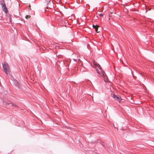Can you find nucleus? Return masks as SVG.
Returning a JSON list of instances; mask_svg holds the SVG:
<instances>
[{
    "mask_svg": "<svg viewBox=\"0 0 154 154\" xmlns=\"http://www.w3.org/2000/svg\"><path fill=\"white\" fill-rule=\"evenodd\" d=\"M93 27L95 29V31L97 32L98 33L100 32L99 31H98V27H100L99 26H98V25H93Z\"/></svg>",
    "mask_w": 154,
    "mask_h": 154,
    "instance_id": "423d86ee",
    "label": "nucleus"
},
{
    "mask_svg": "<svg viewBox=\"0 0 154 154\" xmlns=\"http://www.w3.org/2000/svg\"><path fill=\"white\" fill-rule=\"evenodd\" d=\"M2 8L3 9V10L6 13H7L8 12V10L6 7V6L5 2H3L2 3Z\"/></svg>",
    "mask_w": 154,
    "mask_h": 154,
    "instance_id": "20e7f679",
    "label": "nucleus"
},
{
    "mask_svg": "<svg viewBox=\"0 0 154 154\" xmlns=\"http://www.w3.org/2000/svg\"><path fill=\"white\" fill-rule=\"evenodd\" d=\"M93 67L96 69L97 72L104 78V81L105 82H107L108 81L107 77L104 72L102 71L100 65L95 61L93 62Z\"/></svg>",
    "mask_w": 154,
    "mask_h": 154,
    "instance_id": "f257e3e1",
    "label": "nucleus"
},
{
    "mask_svg": "<svg viewBox=\"0 0 154 154\" xmlns=\"http://www.w3.org/2000/svg\"><path fill=\"white\" fill-rule=\"evenodd\" d=\"M99 16L100 17H103V14H99Z\"/></svg>",
    "mask_w": 154,
    "mask_h": 154,
    "instance_id": "6e6552de",
    "label": "nucleus"
},
{
    "mask_svg": "<svg viewBox=\"0 0 154 154\" xmlns=\"http://www.w3.org/2000/svg\"><path fill=\"white\" fill-rule=\"evenodd\" d=\"M29 7H30V5H29Z\"/></svg>",
    "mask_w": 154,
    "mask_h": 154,
    "instance_id": "9d476101",
    "label": "nucleus"
},
{
    "mask_svg": "<svg viewBox=\"0 0 154 154\" xmlns=\"http://www.w3.org/2000/svg\"><path fill=\"white\" fill-rule=\"evenodd\" d=\"M3 104L5 105H10V106H12L13 107H18V106L17 105L13 103H6L5 102H3Z\"/></svg>",
    "mask_w": 154,
    "mask_h": 154,
    "instance_id": "7ed1b4c3",
    "label": "nucleus"
},
{
    "mask_svg": "<svg viewBox=\"0 0 154 154\" xmlns=\"http://www.w3.org/2000/svg\"><path fill=\"white\" fill-rule=\"evenodd\" d=\"M2 65L5 73L7 75L9 74L10 73L9 71L10 67L8 64L7 63H2Z\"/></svg>",
    "mask_w": 154,
    "mask_h": 154,
    "instance_id": "f03ea898",
    "label": "nucleus"
},
{
    "mask_svg": "<svg viewBox=\"0 0 154 154\" xmlns=\"http://www.w3.org/2000/svg\"><path fill=\"white\" fill-rule=\"evenodd\" d=\"M17 82V86H19V83H18V82Z\"/></svg>",
    "mask_w": 154,
    "mask_h": 154,
    "instance_id": "1a4fd4ad",
    "label": "nucleus"
},
{
    "mask_svg": "<svg viewBox=\"0 0 154 154\" xmlns=\"http://www.w3.org/2000/svg\"><path fill=\"white\" fill-rule=\"evenodd\" d=\"M112 97H113L116 100L120 102L121 100V97L119 96H116L115 95H112Z\"/></svg>",
    "mask_w": 154,
    "mask_h": 154,
    "instance_id": "39448f33",
    "label": "nucleus"
},
{
    "mask_svg": "<svg viewBox=\"0 0 154 154\" xmlns=\"http://www.w3.org/2000/svg\"><path fill=\"white\" fill-rule=\"evenodd\" d=\"M30 17V16H29V15H26L25 17V18L26 19H28V18H29Z\"/></svg>",
    "mask_w": 154,
    "mask_h": 154,
    "instance_id": "0eeeda50",
    "label": "nucleus"
}]
</instances>
